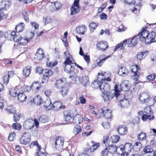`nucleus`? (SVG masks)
<instances>
[{"mask_svg": "<svg viewBox=\"0 0 156 156\" xmlns=\"http://www.w3.org/2000/svg\"><path fill=\"white\" fill-rule=\"evenodd\" d=\"M31 33L32 34V37L29 38L26 37H22L19 33L16 34L15 32L13 31L9 33H5V36L8 39L14 41L16 43H17V44L21 46H24L29 42L34 36V33L31 32Z\"/></svg>", "mask_w": 156, "mask_h": 156, "instance_id": "obj_1", "label": "nucleus"}, {"mask_svg": "<svg viewBox=\"0 0 156 156\" xmlns=\"http://www.w3.org/2000/svg\"><path fill=\"white\" fill-rule=\"evenodd\" d=\"M121 91L118 90V87L117 85L115 86L114 90L111 91L108 94L103 93L102 95V96L105 101H110L114 97L116 98V102H120L122 99L125 98L126 96L122 94H121Z\"/></svg>", "mask_w": 156, "mask_h": 156, "instance_id": "obj_2", "label": "nucleus"}, {"mask_svg": "<svg viewBox=\"0 0 156 156\" xmlns=\"http://www.w3.org/2000/svg\"><path fill=\"white\" fill-rule=\"evenodd\" d=\"M64 71L67 73L70 74L69 77L73 80L76 79L77 77L76 74L74 72V68L72 65H65Z\"/></svg>", "mask_w": 156, "mask_h": 156, "instance_id": "obj_3", "label": "nucleus"}, {"mask_svg": "<svg viewBox=\"0 0 156 156\" xmlns=\"http://www.w3.org/2000/svg\"><path fill=\"white\" fill-rule=\"evenodd\" d=\"M132 93L131 92H129L126 93V98H125L120 102V104L122 108H126L129 105V99L131 98L132 97Z\"/></svg>", "mask_w": 156, "mask_h": 156, "instance_id": "obj_4", "label": "nucleus"}, {"mask_svg": "<svg viewBox=\"0 0 156 156\" xmlns=\"http://www.w3.org/2000/svg\"><path fill=\"white\" fill-rule=\"evenodd\" d=\"M20 143L23 145H27L31 141L30 136L28 132H25L23 134L20 139Z\"/></svg>", "mask_w": 156, "mask_h": 156, "instance_id": "obj_5", "label": "nucleus"}, {"mask_svg": "<svg viewBox=\"0 0 156 156\" xmlns=\"http://www.w3.org/2000/svg\"><path fill=\"white\" fill-rule=\"evenodd\" d=\"M145 112L146 114H143L141 117V119L143 121H146L147 119L149 120L154 119V117L153 115L151 113V108H147L145 110Z\"/></svg>", "mask_w": 156, "mask_h": 156, "instance_id": "obj_6", "label": "nucleus"}, {"mask_svg": "<svg viewBox=\"0 0 156 156\" xmlns=\"http://www.w3.org/2000/svg\"><path fill=\"white\" fill-rule=\"evenodd\" d=\"M118 90L124 91H128L130 88V84L128 80H124L122 82L118 87Z\"/></svg>", "mask_w": 156, "mask_h": 156, "instance_id": "obj_7", "label": "nucleus"}, {"mask_svg": "<svg viewBox=\"0 0 156 156\" xmlns=\"http://www.w3.org/2000/svg\"><path fill=\"white\" fill-rule=\"evenodd\" d=\"M133 148V146L130 143H126L124 146H122L120 148V150L122 152L125 153L126 155H129Z\"/></svg>", "mask_w": 156, "mask_h": 156, "instance_id": "obj_8", "label": "nucleus"}, {"mask_svg": "<svg viewBox=\"0 0 156 156\" xmlns=\"http://www.w3.org/2000/svg\"><path fill=\"white\" fill-rule=\"evenodd\" d=\"M148 31L146 29H144L143 30L140 32L137 35L140 41H144L145 43L146 39L148 38L149 34Z\"/></svg>", "mask_w": 156, "mask_h": 156, "instance_id": "obj_9", "label": "nucleus"}, {"mask_svg": "<svg viewBox=\"0 0 156 156\" xmlns=\"http://www.w3.org/2000/svg\"><path fill=\"white\" fill-rule=\"evenodd\" d=\"M64 139L62 137H57L55 141V146L56 149L58 150H62L63 147Z\"/></svg>", "mask_w": 156, "mask_h": 156, "instance_id": "obj_10", "label": "nucleus"}, {"mask_svg": "<svg viewBox=\"0 0 156 156\" xmlns=\"http://www.w3.org/2000/svg\"><path fill=\"white\" fill-rule=\"evenodd\" d=\"M79 0H75L74 1L73 6L71 9V15H74L78 13L80 10L78 3Z\"/></svg>", "mask_w": 156, "mask_h": 156, "instance_id": "obj_11", "label": "nucleus"}, {"mask_svg": "<svg viewBox=\"0 0 156 156\" xmlns=\"http://www.w3.org/2000/svg\"><path fill=\"white\" fill-rule=\"evenodd\" d=\"M98 50L102 51H105L108 47L107 42L105 41H101L98 42L96 45Z\"/></svg>", "mask_w": 156, "mask_h": 156, "instance_id": "obj_12", "label": "nucleus"}, {"mask_svg": "<svg viewBox=\"0 0 156 156\" xmlns=\"http://www.w3.org/2000/svg\"><path fill=\"white\" fill-rule=\"evenodd\" d=\"M139 98L142 104L148 102L150 100V98L149 94L146 93H144L140 94L139 96Z\"/></svg>", "mask_w": 156, "mask_h": 156, "instance_id": "obj_13", "label": "nucleus"}, {"mask_svg": "<svg viewBox=\"0 0 156 156\" xmlns=\"http://www.w3.org/2000/svg\"><path fill=\"white\" fill-rule=\"evenodd\" d=\"M148 38L146 39L145 44H150L156 42V33L153 31L149 34Z\"/></svg>", "mask_w": 156, "mask_h": 156, "instance_id": "obj_14", "label": "nucleus"}, {"mask_svg": "<svg viewBox=\"0 0 156 156\" xmlns=\"http://www.w3.org/2000/svg\"><path fill=\"white\" fill-rule=\"evenodd\" d=\"M27 129H30L34 126V122L31 119H29L25 121L23 125Z\"/></svg>", "mask_w": 156, "mask_h": 156, "instance_id": "obj_15", "label": "nucleus"}, {"mask_svg": "<svg viewBox=\"0 0 156 156\" xmlns=\"http://www.w3.org/2000/svg\"><path fill=\"white\" fill-rule=\"evenodd\" d=\"M101 112L100 114H102L106 119H110L111 118L112 113L111 110L105 107L101 108Z\"/></svg>", "mask_w": 156, "mask_h": 156, "instance_id": "obj_16", "label": "nucleus"}, {"mask_svg": "<svg viewBox=\"0 0 156 156\" xmlns=\"http://www.w3.org/2000/svg\"><path fill=\"white\" fill-rule=\"evenodd\" d=\"M64 54L65 56L67 57L64 62V64L71 65L73 63L74 61L73 60L72 56L69 54V52L67 51H65L64 52Z\"/></svg>", "mask_w": 156, "mask_h": 156, "instance_id": "obj_17", "label": "nucleus"}, {"mask_svg": "<svg viewBox=\"0 0 156 156\" xmlns=\"http://www.w3.org/2000/svg\"><path fill=\"white\" fill-rule=\"evenodd\" d=\"M110 87L108 83H101L100 89L103 92L102 94L105 93V94H108V91L110 90Z\"/></svg>", "mask_w": 156, "mask_h": 156, "instance_id": "obj_18", "label": "nucleus"}, {"mask_svg": "<svg viewBox=\"0 0 156 156\" xmlns=\"http://www.w3.org/2000/svg\"><path fill=\"white\" fill-rule=\"evenodd\" d=\"M44 52L42 49L39 48L37 50L34 58L39 61L41 60L44 57Z\"/></svg>", "mask_w": 156, "mask_h": 156, "instance_id": "obj_19", "label": "nucleus"}, {"mask_svg": "<svg viewBox=\"0 0 156 156\" xmlns=\"http://www.w3.org/2000/svg\"><path fill=\"white\" fill-rule=\"evenodd\" d=\"M137 36H134L132 39H128V46L130 47H133L136 46L137 44L138 38Z\"/></svg>", "mask_w": 156, "mask_h": 156, "instance_id": "obj_20", "label": "nucleus"}, {"mask_svg": "<svg viewBox=\"0 0 156 156\" xmlns=\"http://www.w3.org/2000/svg\"><path fill=\"white\" fill-rule=\"evenodd\" d=\"M51 106V109H53L55 111H58L60 109L64 108V106H63L61 103L59 101L55 102Z\"/></svg>", "mask_w": 156, "mask_h": 156, "instance_id": "obj_21", "label": "nucleus"}, {"mask_svg": "<svg viewBox=\"0 0 156 156\" xmlns=\"http://www.w3.org/2000/svg\"><path fill=\"white\" fill-rule=\"evenodd\" d=\"M98 75L100 76H101V78L100 77L101 80H107L108 81H110L111 80L110 78V74L109 73L104 72L101 73H99Z\"/></svg>", "mask_w": 156, "mask_h": 156, "instance_id": "obj_22", "label": "nucleus"}, {"mask_svg": "<svg viewBox=\"0 0 156 156\" xmlns=\"http://www.w3.org/2000/svg\"><path fill=\"white\" fill-rule=\"evenodd\" d=\"M98 75L100 76H101V78L100 77L101 80H107L108 81H110L111 80L110 78V74L109 73L104 72L101 73H99Z\"/></svg>", "mask_w": 156, "mask_h": 156, "instance_id": "obj_23", "label": "nucleus"}, {"mask_svg": "<svg viewBox=\"0 0 156 156\" xmlns=\"http://www.w3.org/2000/svg\"><path fill=\"white\" fill-rule=\"evenodd\" d=\"M129 71L125 67L122 66L119 69L118 73V74L120 76H125L128 75Z\"/></svg>", "mask_w": 156, "mask_h": 156, "instance_id": "obj_24", "label": "nucleus"}, {"mask_svg": "<svg viewBox=\"0 0 156 156\" xmlns=\"http://www.w3.org/2000/svg\"><path fill=\"white\" fill-rule=\"evenodd\" d=\"M31 67L30 66H27L23 68L22 71L23 76L26 77H28L31 73Z\"/></svg>", "mask_w": 156, "mask_h": 156, "instance_id": "obj_25", "label": "nucleus"}, {"mask_svg": "<svg viewBox=\"0 0 156 156\" xmlns=\"http://www.w3.org/2000/svg\"><path fill=\"white\" fill-rule=\"evenodd\" d=\"M87 28L83 25H81L77 27L76 30L77 33L79 34L83 35L84 32L86 31Z\"/></svg>", "mask_w": 156, "mask_h": 156, "instance_id": "obj_26", "label": "nucleus"}, {"mask_svg": "<svg viewBox=\"0 0 156 156\" xmlns=\"http://www.w3.org/2000/svg\"><path fill=\"white\" fill-rule=\"evenodd\" d=\"M117 131L120 135H124L127 134V129L126 127L120 126L117 129Z\"/></svg>", "mask_w": 156, "mask_h": 156, "instance_id": "obj_27", "label": "nucleus"}, {"mask_svg": "<svg viewBox=\"0 0 156 156\" xmlns=\"http://www.w3.org/2000/svg\"><path fill=\"white\" fill-rule=\"evenodd\" d=\"M66 82L62 79L57 80L55 83V86L58 89H60L65 86Z\"/></svg>", "mask_w": 156, "mask_h": 156, "instance_id": "obj_28", "label": "nucleus"}, {"mask_svg": "<svg viewBox=\"0 0 156 156\" xmlns=\"http://www.w3.org/2000/svg\"><path fill=\"white\" fill-rule=\"evenodd\" d=\"M83 118L80 115H75L73 119V122L76 124H80L82 121Z\"/></svg>", "mask_w": 156, "mask_h": 156, "instance_id": "obj_29", "label": "nucleus"}, {"mask_svg": "<svg viewBox=\"0 0 156 156\" xmlns=\"http://www.w3.org/2000/svg\"><path fill=\"white\" fill-rule=\"evenodd\" d=\"M53 4V6L51 10L52 11H55V10H56L58 9L62 6V4L60 2L58 1H56Z\"/></svg>", "mask_w": 156, "mask_h": 156, "instance_id": "obj_30", "label": "nucleus"}, {"mask_svg": "<svg viewBox=\"0 0 156 156\" xmlns=\"http://www.w3.org/2000/svg\"><path fill=\"white\" fill-rule=\"evenodd\" d=\"M64 119L66 121L70 120L72 118V115L68 111L65 110L63 112Z\"/></svg>", "mask_w": 156, "mask_h": 156, "instance_id": "obj_31", "label": "nucleus"}, {"mask_svg": "<svg viewBox=\"0 0 156 156\" xmlns=\"http://www.w3.org/2000/svg\"><path fill=\"white\" fill-rule=\"evenodd\" d=\"M148 54V52L147 51H144L142 52H139L137 55V58L141 60L145 58Z\"/></svg>", "mask_w": 156, "mask_h": 156, "instance_id": "obj_32", "label": "nucleus"}, {"mask_svg": "<svg viewBox=\"0 0 156 156\" xmlns=\"http://www.w3.org/2000/svg\"><path fill=\"white\" fill-rule=\"evenodd\" d=\"M24 23L22 22L20 23L16 27L15 29L17 32V33H16L17 34L19 32H21L24 29Z\"/></svg>", "mask_w": 156, "mask_h": 156, "instance_id": "obj_33", "label": "nucleus"}, {"mask_svg": "<svg viewBox=\"0 0 156 156\" xmlns=\"http://www.w3.org/2000/svg\"><path fill=\"white\" fill-rule=\"evenodd\" d=\"M17 96L19 101L22 102L25 101L27 98V96L23 93L20 91Z\"/></svg>", "mask_w": 156, "mask_h": 156, "instance_id": "obj_34", "label": "nucleus"}, {"mask_svg": "<svg viewBox=\"0 0 156 156\" xmlns=\"http://www.w3.org/2000/svg\"><path fill=\"white\" fill-rule=\"evenodd\" d=\"M44 106L48 109H51V105H52L50 98H48L43 102Z\"/></svg>", "mask_w": 156, "mask_h": 156, "instance_id": "obj_35", "label": "nucleus"}, {"mask_svg": "<svg viewBox=\"0 0 156 156\" xmlns=\"http://www.w3.org/2000/svg\"><path fill=\"white\" fill-rule=\"evenodd\" d=\"M81 83L83 85L87 86L90 84L88 77L87 76H83L81 79Z\"/></svg>", "mask_w": 156, "mask_h": 156, "instance_id": "obj_36", "label": "nucleus"}, {"mask_svg": "<svg viewBox=\"0 0 156 156\" xmlns=\"http://www.w3.org/2000/svg\"><path fill=\"white\" fill-rule=\"evenodd\" d=\"M42 101L41 98L39 95H37L33 99V102L37 105L41 104Z\"/></svg>", "mask_w": 156, "mask_h": 156, "instance_id": "obj_37", "label": "nucleus"}, {"mask_svg": "<svg viewBox=\"0 0 156 156\" xmlns=\"http://www.w3.org/2000/svg\"><path fill=\"white\" fill-rule=\"evenodd\" d=\"M102 82L99 80H96L94 82L91 83V86L92 87L94 88H100Z\"/></svg>", "mask_w": 156, "mask_h": 156, "instance_id": "obj_38", "label": "nucleus"}, {"mask_svg": "<svg viewBox=\"0 0 156 156\" xmlns=\"http://www.w3.org/2000/svg\"><path fill=\"white\" fill-rule=\"evenodd\" d=\"M107 150L110 152L114 153L117 151V147L114 144L110 145H108Z\"/></svg>", "mask_w": 156, "mask_h": 156, "instance_id": "obj_39", "label": "nucleus"}, {"mask_svg": "<svg viewBox=\"0 0 156 156\" xmlns=\"http://www.w3.org/2000/svg\"><path fill=\"white\" fill-rule=\"evenodd\" d=\"M20 91L18 89H12L9 91V93L12 97H15L17 96Z\"/></svg>", "mask_w": 156, "mask_h": 156, "instance_id": "obj_40", "label": "nucleus"}, {"mask_svg": "<svg viewBox=\"0 0 156 156\" xmlns=\"http://www.w3.org/2000/svg\"><path fill=\"white\" fill-rule=\"evenodd\" d=\"M133 149L136 151H139L142 148V145L139 142H136L133 147Z\"/></svg>", "mask_w": 156, "mask_h": 156, "instance_id": "obj_41", "label": "nucleus"}, {"mask_svg": "<svg viewBox=\"0 0 156 156\" xmlns=\"http://www.w3.org/2000/svg\"><path fill=\"white\" fill-rule=\"evenodd\" d=\"M7 112L9 114H13L16 111L15 108L12 105L8 106L5 109Z\"/></svg>", "mask_w": 156, "mask_h": 156, "instance_id": "obj_42", "label": "nucleus"}, {"mask_svg": "<svg viewBox=\"0 0 156 156\" xmlns=\"http://www.w3.org/2000/svg\"><path fill=\"white\" fill-rule=\"evenodd\" d=\"M38 120L41 123H45L48 122V118L46 115H41L39 118Z\"/></svg>", "mask_w": 156, "mask_h": 156, "instance_id": "obj_43", "label": "nucleus"}, {"mask_svg": "<svg viewBox=\"0 0 156 156\" xmlns=\"http://www.w3.org/2000/svg\"><path fill=\"white\" fill-rule=\"evenodd\" d=\"M60 92V93L63 96H66L69 91L68 88L65 86L62 88Z\"/></svg>", "mask_w": 156, "mask_h": 156, "instance_id": "obj_44", "label": "nucleus"}, {"mask_svg": "<svg viewBox=\"0 0 156 156\" xmlns=\"http://www.w3.org/2000/svg\"><path fill=\"white\" fill-rule=\"evenodd\" d=\"M137 137L139 140H144L146 138V134L145 133L141 132L138 135Z\"/></svg>", "mask_w": 156, "mask_h": 156, "instance_id": "obj_45", "label": "nucleus"}, {"mask_svg": "<svg viewBox=\"0 0 156 156\" xmlns=\"http://www.w3.org/2000/svg\"><path fill=\"white\" fill-rule=\"evenodd\" d=\"M120 137L118 135H114L112 136L110 138V141L112 143H116L119 141Z\"/></svg>", "mask_w": 156, "mask_h": 156, "instance_id": "obj_46", "label": "nucleus"}, {"mask_svg": "<svg viewBox=\"0 0 156 156\" xmlns=\"http://www.w3.org/2000/svg\"><path fill=\"white\" fill-rule=\"evenodd\" d=\"M93 144L90 148V150L91 152H93L94 150H96L97 148L100 146V144L94 143L92 141Z\"/></svg>", "mask_w": 156, "mask_h": 156, "instance_id": "obj_47", "label": "nucleus"}, {"mask_svg": "<svg viewBox=\"0 0 156 156\" xmlns=\"http://www.w3.org/2000/svg\"><path fill=\"white\" fill-rule=\"evenodd\" d=\"M51 21V19L49 17L44 16L43 19V23L44 25L50 23Z\"/></svg>", "mask_w": 156, "mask_h": 156, "instance_id": "obj_48", "label": "nucleus"}, {"mask_svg": "<svg viewBox=\"0 0 156 156\" xmlns=\"http://www.w3.org/2000/svg\"><path fill=\"white\" fill-rule=\"evenodd\" d=\"M153 149L150 146L148 145L144 148L143 151L144 153H151L153 151Z\"/></svg>", "mask_w": 156, "mask_h": 156, "instance_id": "obj_49", "label": "nucleus"}, {"mask_svg": "<svg viewBox=\"0 0 156 156\" xmlns=\"http://www.w3.org/2000/svg\"><path fill=\"white\" fill-rule=\"evenodd\" d=\"M97 26V24L96 23L94 22L91 23L89 25L90 31L92 32H94Z\"/></svg>", "mask_w": 156, "mask_h": 156, "instance_id": "obj_50", "label": "nucleus"}, {"mask_svg": "<svg viewBox=\"0 0 156 156\" xmlns=\"http://www.w3.org/2000/svg\"><path fill=\"white\" fill-rule=\"evenodd\" d=\"M82 128L80 126H76L73 129V133L75 134H77L82 131Z\"/></svg>", "mask_w": 156, "mask_h": 156, "instance_id": "obj_51", "label": "nucleus"}, {"mask_svg": "<svg viewBox=\"0 0 156 156\" xmlns=\"http://www.w3.org/2000/svg\"><path fill=\"white\" fill-rule=\"evenodd\" d=\"M10 2L8 0H5L2 2V6H4L5 8L8 7L10 5Z\"/></svg>", "mask_w": 156, "mask_h": 156, "instance_id": "obj_52", "label": "nucleus"}, {"mask_svg": "<svg viewBox=\"0 0 156 156\" xmlns=\"http://www.w3.org/2000/svg\"><path fill=\"white\" fill-rule=\"evenodd\" d=\"M45 75L46 76L49 77V76H51L53 74L52 71L49 69H46L44 71Z\"/></svg>", "mask_w": 156, "mask_h": 156, "instance_id": "obj_53", "label": "nucleus"}, {"mask_svg": "<svg viewBox=\"0 0 156 156\" xmlns=\"http://www.w3.org/2000/svg\"><path fill=\"white\" fill-rule=\"evenodd\" d=\"M132 73L133 79L135 81H137L139 78L138 74H139V73L136 71V72H133Z\"/></svg>", "mask_w": 156, "mask_h": 156, "instance_id": "obj_54", "label": "nucleus"}, {"mask_svg": "<svg viewBox=\"0 0 156 156\" xmlns=\"http://www.w3.org/2000/svg\"><path fill=\"white\" fill-rule=\"evenodd\" d=\"M12 128L15 129L19 130L21 128V125L17 123H14L12 125Z\"/></svg>", "mask_w": 156, "mask_h": 156, "instance_id": "obj_55", "label": "nucleus"}, {"mask_svg": "<svg viewBox=\"0 0 156 156\" xmlns=\"http://www.w3.org/2000/svg\"><path fill=\"white\" fill-rule=\"evenodd\" d=\"M36 84V83H33V85H31V87L30 86H26L24 88V91L25 92H28L30 90L31 88H33L34 87H35Z\"/></svg>", "mask_w": 156, "mask_h": 156, "instance_id": "obj_56", "label": "nucleus"}, {"mask_svg": "<svg viewBox=\"0 0 156 156\" xmlns=\"http://www.w3.org/2000/svg\"><path fill=\"white\" fill-rule=\"evenodd\" d=\"M15 136V134L14 132L11 133L9 136L8 139L10 141H12L13 140Z\"/></svg>", "mask_w": 156, "mask_h": 156, "instance_id": "obj_57", "label": "nucleus"}, {"mask_svg": "<svg viewBox=\"0 0 156 156\" xmlns=\"http://www.w3.org/2000/svg\"><path fill=\"white\" fill-rule=\"evenodd\" d=\"M23 17L26 21L28 22L29 21V18L28 15L26 12H23Z\"/></svg>", "mask_w": 156, "mask_h": 156, "instance_id": "obj_58", "label": "nucleus"}, {"mask_svg": "<svg viewBox=\"0 0 156 156\" xmlns=\"http://www.w3.org/2000/svg\"><path fill=\"white\" fill-rule=\"evenodd\" d=\"M119 48H120V49L122 50H123L124 49V46H123L122 43H121L116 45L115 47V51H116L117 49Z\"/></svg>", "mask_w": 156, "mask_h": 156, "instance_id": "obj_59", "label": "nucleus"}, {"mask_svg": "<svg viewBox=\"0 0 156 156\" xmlns=\"http://www.w3.org/2000/svg\"><path fill=\"white\" fill-rule=\"evenodd\" d=\"M9 77L7 75H5L3 78V82L5 84H7L9 82Z\"/></svg>", "mask_w": 156, "mask_h": 156, "instance_id": "obj_60", "label": "nucleus"}, {"mask_svg": "<svg viewBox=\"0 0 156 156\" xmlns=\"http://www.w3.org/2000/svg\"><path fill=\"white\" fill-rule=\"evenodd\" d=\"M108 151L107 150V148L106 147L102 151L101 153V156H108Z\"/></svg>", "mask_w": 156, "mask_h": 156, "instance_id": "obj_61", "label": "nucleus"}, {"mask_svg": "<svg viewBox=\"0 0 156 156\" xmlns=\"http://www.w3.org/2000/svg\"><path fill=\"white\" fill-rule=\"evenodd\" d=\"M4 9H5L3 7L0 9V21L2 20V18L4 16L5 13L3 12Z\"/></svg>", "mask_w": 156, "mask_h": 156, "instance_id": "obj_62", "label": "nucleus"}, {"mask_svg": "<svg viewBox=\"0 0 156 156\" xmlns=\"http://www.w3.org/2000/svg\"><path fill=\"white\" fill-rule=\"evenodd\" d=\"M49 78L47 76L44 75L42 78L41 83H47L48 81Z\"/></svg>", "mask_w": 156, "mask_h": 156, "instance_id": "obj_63", "label": "nucleus"}, {"mask_svg": "<svg viewBox=\"0 0 156 156\" xmlns=\"http://www.w3.org/2000/svg\"><path fill=\"white\" fill-rule=\"evenodd\" d=\"M51 92L50 89H47L44 91V93L47 97H48L51 94Z\"/></svg>", "mask_w": 156, "mask_h": 156, "instance_id": "obj_64", "label": "nucleus"}]
</instances>
